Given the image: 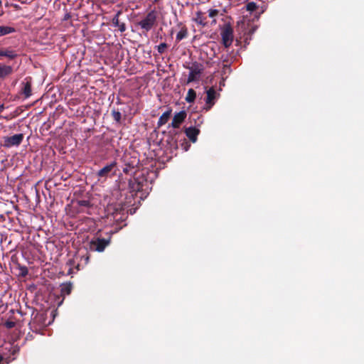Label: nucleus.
<instances>
[{
  "instance_id": "nucleus-31",
  "label": "nucleus",
  "mask_w": 364,
  "mask_h": 364,
  "mask_svg": "<svg viewBox=\"0 0 364 364\" xmlns=\"http://www.w3.org/2000/svg\"><path fill=\"white\" fill-rule=\"evenodd\" d=\"M119 30L121 32H124L126 31V25L124 23H121L118 25Z\"/></svg>"
},
{
  "instance_id": "nucleus-24",
  "label": "nucleus",
  "mask_w": 364,
  "mask_h": 364,
  "mask_svg": "<svg viewBox=\"0 0 364 364\" xmlns=\"http://www.w3.org/2000/svg\"><path fill=\"white\" fill-rule=\"evenodd\" d=\"M246 9H247V11L253 12L257 9V5L256 4V3H255L253 1L249 2L246 5Z\"/></svg>"
},
{
  "instance_id": "nucleus-28",
  "label": "nucleus",
  "mask_w": 364,
  "mask_h": 364,
  "mask_svg": "<svg viewBox=\"0 0 364 364\" xmlns=\"http://www.w3.org/2000/svg\"><path fill=\"white\" fill-rule=\"evenodd\" d=\"M15 326H16V323L14 321H6L4 323V326L6 328H7L8 329H11V328L15 327Z\"/></svg>"
},
{
  "instance_id": "nucleus-19",
  "label": "nucleus",
  "mask_w": 364,
  "mask_h": 364,
  "mask_svg": "<svg viewBox=\"0 0 364 364\" xmlns=\"http://www.w3.org/2000/svg\"><path fill=\"white\" fill-rule=\"evenodd\" d=\"M16 32L14 27L9 26H0V37Z\"/></svg>"
},
{
  "instance_id": "nucleus-5",
  "label": "nucleus",
  "mask_w": 364,
  "mask_h": 364,
  "mask_svg": "<svg viewBox=\"0 0 364 364\" xmlns=\"http://www.w3.org/2000/svg\"><path fill=\"white\" fill-rule=\"evenodd\" d=\"M33 80L31 77H26L20 84L19 95H23L25 99L32 95Z\"/></svg>"
},
{
  "instance_id": "nucleus-29",
  "label": "nucleus",
  "mask_w": 364,
  "mask_h": 364,
  "mask_svg": "<svg viewBox=\"0 0 364 364\" xmlns=\"http://www.w3.org/2000/svg\"><path fill=\"white\" fill-rule=\"evenodd\" d=\"M28 269L26 267H23L21 268V272L20 274L22 277H26L28 274Z\"/></svg>"
},
{
  "instance_id": "nucleus-23",
  "label": "nucleus",
  "mask_w": 364,
  "mask_h": 364,
  "mask_svg": "<svg viewBox=\"0 0 364 364\" xmlns=\"http://www.w3.org/2000/svg\"><path fill=\"white\" fill-rule=\"evenodd\" d=\"M129 185L132 191H139L141 188V186L139 183H134L132 180L129 181Z\"/></svg>"
},
{
  "instance_id": "nucleus-34",
  "label": "nucleus",
  "mask_w": 364,
  "mask_h": 364,
  "mask_svg": "<svg viewBox=\"0 0 364 364\" xmlns=\"http://www.w3.org/2000/svg\"><path fill=\"white\" fill-rule=\"evenodd\" d=\"M31 337H32V335H30V336H29V334H28V335H27V337H26V339H28V338H31Z\"/></svg>"
},
{
  "instance_id": "nucleus-3",
  "label": "nucleus",
  "mask_w": 364,
  "mask_h": 364,
  "mask_svg": "<svg viewBox=\"0 0 364 364\" xmlns=\"http://www.w3.org/2000/svg\"><path fill=\"white\" fill-rule=\"evenodd\" d=\"M222 43L228 48L233 41V29L230 23L225 24L221 29Z\"/></svg>"
},
{
  "instance_id": "nucleus-26",
  "label": "nucleus",
  "mask_w": 364,
  "mask_h": 364,
  "mask_svg": "<svg viewBox=\"0 0 364 364\" xmlns=\"http://www.w3.org/2000/svg\"><path fill=\"white\" fill-rule=\"evenodd\" d=\"M121 14V11H118L115 16H114V18H112V23L115 26H118V25L120 23H119V15Z\"/></svg>"
},
{
  "instance_id": "nucleus-40",
  "label": "nucleus",
  "mask_w": 364,
  "mask_h": 364,
  "mask_svg": "<svg viewBox=\"0 0 364 364\" xmlns=\"http://www.w3.org/2000/svg\"><path fill=\"white\" fill-rule=\"evenodd\" d=\"M213 22L214 23H216V21L214 19V20L213 21Z\"/></svg>"
},
{
  "instance_id": "nucleus-15",
  "label": "nucleus",
  "mask_w": 364,
  "mask_h": 364,
  "mask_svg": "<svg viewBox=\"0 0 364 364\" xmlns=\"http://www.w3.org/2000/svg\"><path fill=\"white\" fill-rule=\"evenodd\" d=\"M171 108H168V110H166L165 112L162 114V115L159 117L157 122L158 127H161V126L167 123L171 115Z\"/></svg>"
},
{
  "instance_id": "nucleus-11",
  "label": "nucleus",
  "mask_w": 364,
  "mask_h": 364,
  "mask_svg": "<svg viewBox=\"0 0 364 364\" xmlns=\"http://www.w3.org/2000/svg\"><path fill=\"white\" fill-rule=\"evenodd\" d=\"M177 26L180 28V31L176 34V42L178 43L183 39L186 38L188 36V28L183 25L181 22L178 23Z\"/></svg>"
},
{
  "instance_id": "nucleus-37",
  "label": "nucleus",
  "mask_w": 364,
  "mask_h": 364,
  "mask_svg": "<svg viewBox=\"0 0 364 364\" xmlns=\"http://www.w3.org/2000/svg\"><path fill=\"white\" fill-rule=\"evenodd\" d=\"M176 135H178V139L180 136V134L176 133Z\"/></svg>"
},
{
  "instance_id": "nucleus-13",
  "label": "nucleus",
  "mask_w": 364,
  "mask_h": 364,
  "mask_svg": "<svg viewBox=\"0 0 364 364\" xmlns=\"http://www.w3.org/2000/svg\"><path fill=\"white\" fill-rule=\"evenodd\" d=\"M18 56L16 50H12L9 48L5 49L0 48V57H6L9 60H14Z\"/></svg>"
},
{
  "instance_id": "nucleus-21",
  "label": "nucleus",
  "mask_w": 364,
  "mask_h": 364,
  "mask_svg": "<svg viewBox=\"0 0 364 364\" xmlns=\"http://www.w3.org/2000/svg\"><path fill=\"white\" fill-rule=\"evenodd\" d=\"M111 114H112L113 119L116 122H117V123L121 122L122 114H121L120 112H119L118 110H116V109H112Z\"/></svg>"
},
{
  "instance_id": "nucleus-10",
  "label": "nucleus",
  "mask_w": 364,
  "mask_h": 364,
  "mask_svg": "<svg viewBox=\"0 0 364 364\" xmlns=\"http://www.w3.org/2000/svg\"><path fill=\"white\" fill-rule=\"evenodd\" d=\"M205 103L207 105L206 109H210L215 105V100L216 98V92L213 87H210L207 92Z\"/></svg>"
},
{
  "instance_id": "nucleus-32",
  "label": "nucleus",
  "mask_w": 364,
  "mask_h": 364,
  "mask_svg": "<svg viewBox=\"0 0 364 364\" xmlns=\"http://www.w3.org/2000/svg\"><path fill=\"white\" fill-rule=\"evenodd\" d=\"M70 17H71L70 14V13H67V14H65L63 19L64 20H68Z\"/></svg>"
},
{
  "instance_id": "nucleus-4",
  "label": "nucleus",
  "mask_w": 364,
  "mask_h": 364,
  "mask_svg": "<svg viewBox=\"0 0 364 364\" xmlns=\"http://www.w3.org/2000/svg\"><path fill=\"white\" fill-rule=\"evenodd\" d=\"M190 72L187 79V83L196 81L204 70L203 65L196 61L193 62L191 66L186 67Z\"/></svg>"
},
{
  "instance_id": "nucleus-18",
  "label": "nucleus",
  "mask_w": 364,
  "mask_h": 364,
  "mask_svg": "<svg viewBox=\"0 0 364 364\" xmlns=\"http://www.w3.org/2000/svg\"><path fill=\"white\" fill-rule=\"evenodd\" d=\"M77 205L78 212H85L84 208H90L92 206L90 201L88 200H79L77 201Z\"/></svg>"
},
{
  "instance_id": "nucleus-22",
  "label": "nucleus",
  "mask_w": 364,
  "mask_h": 364,
  "mask_svg": "<svg viewBox=\"0 0 364 364\" xmlns=\"http://www.w3.org/2000/svg\"><path fill=\"white\" fill-rule=\"evenodd\" d=\"M156 48L159 54H164L168 48V44L166 43H161L159 46H156Z\"/></svg>"
},
{
  "instance_id": "nucleus-14",
  "label": "nucleus",
  "mask_w": 364,
  "mask_h": 364,
  "mask_svg": "<svg viewBox=\"0 0 364 364\" xmlns=\"http://www.w3.org/2000/svg\"><path fill=\"white\" fill-rule=\"evenodd\" d=\"M197 24L205 26L208 23L207 18L205 16V14L201 11H198L196 13V16L193 19Z\"/></svg>"
},
{
  "instance_id": "nucleus-1",
  "label": "nucleus",
  "mask_w": 364,
  "mask_h": 364,
  "mask_svg": "<svg viewBox=\"0 0 364 364\" xmlns=\"http://www.w3.org/2000/svg\"><path fill=\"white\" fill-rule=\"evenodd\" d=\"M157 19L156 11H149L145 17L139 21L136 24L141 27L145 32L149 31L155 25Z\"/></svg>"
},
{
  "instance_id": "nucleus-2",
  "label": "nucleus",
  "mask_w": 364,
  "mask_h": 364,
  "mask_svg": "<svg viewBox=\"0 0 364 364\" xmlns=\"http://www.w3.org/2000/svg\"><path fill=\"white\" fill-rule=\"evenodd\" d=\"M90 242V248L91 250L97 252H103L105 247L110 243L111 235L107 234V239L102 238L100 236H97Z\"/></svg>"
},
{
  "instance_id": "nucleus-38",
  "label": "nucleus",
  "mask_w": 364,
  "mask_h": 364,
  "mask_svg": "<svg viewBox=\"0 0 364 364\" xmlns=\"http://www.w3.org/2000/svg\"><path fill=\"white\" fill-rule=\"evenodd\" d=\"M223 62H228L226 59H223Z\"/></svg>"
},
{
  "instance_id": "nucleus-41",
  "label": "nucleus",
  "mask_w": 364,
  "mask_h": 364,
  "mask_svg": "<svg viewBox=\"0 0 364 364\" xmlns=\"http://www.w3.org/2000/svg\"><path fill=\"white\" fill-rule=\"evenodd\" d=\"M88 259H89V257H86V261H88Z\"/></svg>"
},
{
  "instance_id": "nucleus-25",
  "label": "nucleus",
  "mask_w": 364,
  "mask_h": 364,
  "mask_svg": "<svg viewBox=\"0 0 364 364\" xmlns=\"http://www.w3.org/2000/svg\"><path fill=\"white\" fill-rule=\"evenodd\" d=\"M180 141H182L181 143V146L182 149L186 151H188L189 147L191 146V144H189L188 141H187L186 138L183 137V139H181Z\"/></svg>"
},
{
  "instance_id": "nucleus-20",
  "label": "nucleus",
  "mask_w": 364,
  "mask_h": 364,
  "mask_svg": "<svg viewBox=\"0 0 364 364\" xmlns=\"http://www.w3.org/2000/svg\"><path fill=\"white\" fill-rule=\"evenodd\" d=\"M196 98V91L191 88L188 90L187 95L186 96V101L188 103H192L195 101Z\"/></svg>"
},
{
  "instance_id": "nucleus-9",
  "label": "nucleus",
  "mask_w": 364,
  "mask_h": 364,
  "mask_svg": "<svg viewBox=\"0 0 364 364\" xmlns=\"http://www.w3.org/2000/svg\"><path fill=\"white\" fill-rule=\"evenodd\" d=\"M185 134L191 141L195 143L197 141L200 129L194 127H190L185 129Z\"/></svg>"
},
{
  "instance_id": "nucleus-30",
  "label": "nucleus",
  "mask_w": 364,
  "mask_h": 364,
  "mask_svg": "<svg viewBox=\"0 0 364 364\" xmlns=\"http://www.w3.org/2000/svg\"><path fill=\"white\" fill-rule=\"evenodd\" d=\"M134 169V168H129L128 166H125V167L123 168V172L126 174H129Z\"/></svg>"
},
{
  "instance_id": "nucleus-17",
  "label": "nucleus",
  "mask_w": 364,
  "mask_h": 364,
  "mask_svg": "<svg viewBox=\"0 0 364 364\" xmlns=\"http://www.w3.org/2000/svg\"><path fill=\"white\" fill-rule=\"evenodd\" d=\"M73 289V285L71 283L62 284L60 286V296L65 297L66 295H69Z\"/></svg>"
},
{
  "instance_id": "nucleus-35",
  "label": "nucleus",
  "mask_w": 364,
  "mask_h": 364,
  "mask_svg": "<svg viewBox=\"0 0 364 364\" xmlns=\"http://www.w3.org/2000/svg\"><path fill=\"white\" fill-rule=\"evenodd\" d=\"M31 337H32V335H30V336H29V334H28V335H27V337H26V339H28V338H31Z\"/></svg>"
},
{
  "instance_id": "nucleus-39",
  "label": "nucleus",
  "mask_w": 364,
  "mask_h": 364,
  "mask_svg": "<svg viewBox=\"0 0 364 364\" xmlns=\"http://www.w3.org/2000/svg\"><path fill=\"white\" fill-rule=\"evenodd\" d=\"M2 4V1L0 0V6H1Z\"/></svg>"
},
{
  "instance_id": "nucleus-8",
  "label": "nucleus",
  "mask_w": 364,
  "mask_h": 364,
  "mask_svg": "<svg viewBox=\"0 0 364 364\" xmlns=\"http://www.w3.org/2000/svg\"><path fill=\"white\" fill-rule=\"evenodd\" d=\"M187 113L185 110H181L176 113L171 122V127L173 128H179L181 124L185 121Z\"/></svg>"
},
{
  "instance_id": "nucleus-27",
  "label": "nucleus",
  "mask_w": 364,
  "mask_h": 364,
  "mask_svg": "<svg viewBox=\"0 0 364 364\" xmlns=\"http://www.w3.org/2000/svg\"><path fill=\"white\" fill-rule=\"evenodd\" d=\"M219 14V10L218 9H210L208 11V16L210 18H214L215 16H218Z\"/></svg>"
},
{
  "instance_id": "nucleus-12",
  "label": "nucleus",
  "mask_w": 364,
  "mask_h": 364,
  "mask_svg": "<svg viewBox=\"0 0 364 364\" xmlns=\"http://www.w3.org/2000/svg\"><path fill=\"white\" fill-rule=\"evenodd\" d=\"M13 72L14 70L11 66L0 63V80L11 75Z\"/></svg>"
},
{
  "instance_id": "nucleus-16",
  "label": "nucleus",
  "mask_w": 364,
  "mask_h": 364,
  "mask_svg": "<svg viewBox=\"0 0 364 364\" xmlns=\"http://www.w3.org/2000/svg\"><path fill=\"white\" fill-rule=\"evenodd\" d=\"M124 161L125 163V166H128L129 168H135L137 166V165L139 164V160L136 157H134V158L129 157V159H128L127 155L124 156Z\"/></svg>"
},
{
  "instance_id": "nucleus-36",
  "label": "nucleus",
  "mask_w": 364,
  "mask_h": 364,
  "mask_svg": "<svg viewBox=\"0 0 364 364\" xmlns=\"http://www.w3.org/2000/svg\"><path fill=\"white\" fill-rule=\"evenodd\" d=\"M31 337H32V335H30V336H29V334H28V335H27V337H26V339H28V338H31Z\"/></svg>"
},
{
  "instance_id": "nucleus-7",
  "label": "nucleus",
  "mask_w": 364,
  "mask_h": 364,
  "mask_svg": "<svg viewBox=\"0 0 364 364\" xmlns=\"http://www.w3.org/2000/svg\"><path fill=\"white\" fill-rule=\"evenodd\" d=\"M23 139V134H17L11 136L5 137L4 140V146L7 148L18 146L21 144Z\"/></svg>"
},
{
  "instance_id": "nucleus-33",
  "label": "nucleus",
  "mask_w": 364,
  "mask_h": 364,
  "mask_svg": "<svg viewBox=\"0 0 364 364\" xmlns=\"http://www.w3.org/2000/svg\"><path fill=\"white\" fill-rule=\"evenodd\" d=\"M4 105H0V113L2 112V111L4 110Z\"/></svg>"
},
{
  "instance_id": "nucleus-6",
  "label": "nucleus",
  "mask_w": 364,
  "mask_h": 364,
  "mask_svg": "<svg viewBox=\"0 0 364 364\" xmlns=\"http://www.w3.org/2000/svg\"><path fill=\"white\" fill-rule=\"evenodd\" d=\"M117 162L113 161L100 169L97 173L98 177L107 178L109 176H114L117 171Z\"/></svg>"
}]
</instances>
